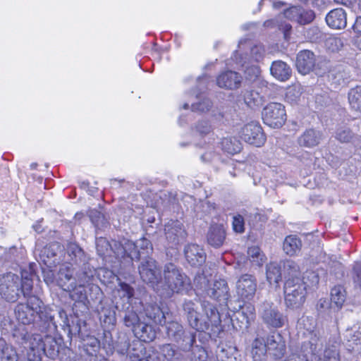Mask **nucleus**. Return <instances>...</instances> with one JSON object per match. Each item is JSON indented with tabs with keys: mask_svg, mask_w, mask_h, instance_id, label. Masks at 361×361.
Here are the masks:
<instances>
[{
	"mask_svg": "<svg viewBox=\"0 0 361 361\" xmlns=\"http://www.w3.org/2000/svg\"><path fill=\"white\" fill-rule=\"evenodd\" d=\"M145 313L147 318L154 323L164 325L166 323V317L162 310L155 304H149L145 307Z\"/></svg>",
	"mask_w": 361,
	"mask_h": 361,
	"instance_id": "obj_28",
	"label": "nucleus"
},
{
	"mask_svg": "<svg viewBox=\"0 0 361 361\" xmlns=\"http://www.w3.org/2000/svg\"><path fill=\"white\" fill-rule=\"evenodd\" d=\"M115 242H117L116 240L112 241L111 243H109L105 238H99L97 240L96 245H97V250L99 255L102 256H104L108 255L109 249L110 248L114 253V243Z\"/></svg>",
	"mask_w": 361,
	"mask_h": 361,
	"instance_id": "obj_40",
	"label": "nucleus"
},
{
	"mask_svg": "<svg viewBox=\"0 0 361 361\" xmlns=\"http://www.w3.org/2000/svg\"><path fill=\"white\" fill-rule=\"evenodd\" d=\"M315 352L314 347H312L306 341H304L300 346L298 358L300 361H310L309 357L314 354Z\"/></svg>",
	"mask_w": 361,
	"mask_h": 361,
	"instance_id": "obj_43",
	"label": "nucleus"
},
{
	"mask_svg": "<svg viewBox=\"0 0 361 361\" xmlns=\"http://www.w3.org/2000/svg\"><path fill=\"white\" fill-rule=\"evenodd\" d=\"M233 229L235 233H242L245 231L244 218L238 214L233 218Z\"/></svg>",
	"mask_w": 361,
	"mask_h": 361,
	"instance_id": "obj_52",
	"label": "nucleus"
},
{
	"mask_svg": "<svg viewBox=\"0 0 361 361\" xmlns=\"http://www.w3.org/2000/svg\"><path fill=\"white\" fill-rule=\"evenodd\" d=\"M160 355L163 361H180L182 355L171 344H164L160 347Z\"/></svg>",
	"mask_w": 361,
	"mask_h": 361,
	"instance_id": "obj_29",
	"label": "nucleus"
},
{
	"mask_svg": "<svg viewBox=\"0 0 361 361\" xmlns=\"http://www.w3.org/2000/svg\"><path fill=\"white\" fill-rule=\"evenodd\" d=\"M67 253L71 259L78 262V259L82 260L84 255L83 250L75 243H69L67 246Z\"/></svg>",
	"mask_w": 361,
	"mask_h": 361,
	"instance_id": "obj_44",
	"label": "nucleus"
},
{
	"mask_svg": "<svg viewBox=\"0 0 361 361\" xmlns=\"http://www.w3.org/2000/svg\"><path fill=\"white\" fill-rule=\"evenodd\" d=\"M247 255L252 263L257 266H262L266 260V257L257 246H253L248 248Z\"/></svg>",
	"mask_w": 361,
	"mask_h": 361,
	"instance_id": "obj_37",
	"label": "nucleus"
},
{
	"mask_svg": "<svg viewBox=\"0 0 361 361\" xmlns=\"http://www.w3.org/2000/svg\"><path fill=\"white\" fill-rule=\"evenodd\" d=\"M13 337L16 343L27 351L29 361H39L42 353L51 359H55L59 353V345L55 338L37 334H30L27 329H16Z\"/></svg>",
	"mask_w": 361,
	"mask_h": 361,
	"instance_id": "obj_1",
	"label": "nucleus"
},
{
	"mask_svg": "<svg viewBox=\"0 0 361 361\" xmlns=\"http://www.w3.org/2000/svg\"><path fill=\"white\" fill-rule=\"evenodd\" d=\"M322 139V133L314 129L306 130L298 139L300 146L305 147H314L320 143Z\"/></svg>",
	"mask_w": 361,
	"mask_h": 361,
	"instance_id": "obj_24",
	"label": "nucleus"
},
{
	"mask_svg": "<svg viewBox=\"0 0 361 361\" xmlns=\"http://www.w3.org/2000/svg\"><path fill=\"white\" fill-rule=\"evenodd\" d=\"M222 149L229 154H236L241 150L240 142L233 137H226L221 142Z\"/></svg>",
	"mask_w": 361,
	"mask_h": 361,
	"instance_id": "obj_36",
	"label": "nucleus"
},
{
	"mask_svg": "<svg viewBox=\"0 0 361 361\" xmlns=\"http://www.w3.org/2000/svg\"><path fill=\"white\" fill-rule=\"evenodd\" d=\"M116 257L130 264L133 260H138L141 255H148L152 250L150 241L145 238L135 243L128 239H122L114 243Z\"/></svg>",
	"mask_w": 361,
	"mask_h": 361,
	"instance_id": "obj_6",
	"label": "nucleus"
},
{
	"mask_svg": "<svg viewBox=\"0 0 361 361\" xmlns=\"http://www.w3.org/2000/svg\"><path fill=\"white\" fill-rule=\"evenodd\" d=\"M228 290L226 280L219 279L214 281L212 286L207 289L206 293L212 298L219 301H224L228 298Z\"/></svg>",
	"mask_w": 361,
	"mask_h": 361,
	"instance_id": "obj_20",
	"label": "nucleus"
},
{
	"mask_svg": "<svg viewBox=\"0 0 361 361\" xmlns=\"http://www.w3.org/2000/svg\"><path fill=\"white\" fill-rule=\"evenodd\" d=\"M196 130L200 135H206L212 132V126L208 121H201L196 125Z\"/></svg>",
	"mask_w": 361,
	"mask_h": 361,
	"instance_id": "obj_51",
	"label": "nucleus"
},
{
	"mask_svg": "<svg viewBox=\"0 0 361 361\" xmlns=\"http://www.w3.org/2000/svg\"><path fill=\"white\" fill-rule=\"evenodd\" d=\"M325 44L333 52L340 50L343 46L342 39L336 37H330L326 39Z\"/></svg>",
	"mask_w": 361,
	"mask_h": 361,
	"instance_id": "obj_50",
	"label": "nucleus"
},
{
	"mask_svg": "<svg viewBox=\"0 0 361 361\" xmlns=\"http://www.w3.org/2000/svg\"><path fill=\"white\" fill-rule=\"evenodd\" d=\"M32 273L22 272L20 277L13 273L0 276V296L9 302H16L22 293L27 297L32 293L33 281Z\"/></svg>",
	"mask_w": 361,
	"mask_h": 361,
	"instance_id": "obj_4",
	"label": "nucleus"
},
{
	"mask_svg": "<svg viewBox=\"0 0 361 361\" xmlns=\"http://www.w3.org/2000/svg\"><path fill=\"white\" fill-rule=\"evenodd\" d=\"M123 322L124 324L127 327L131 328L133 331L141 324L137 314L133 310V307L130 305H128L124 311Z\"/></svg>",
	"mask_w": 361,
	"mask_h": 361,
	"instance_id": "obj_30",
	"label": "nucleus"
},
{
	"mask_svg": "<svg viewBox=\"0 0 361 361\" xmlns=\"http://www.w3.org/2000/svg\"><path fill=\"white\" fill-rule=\"evenodd\" d=\"M245 73L250 76V79H252L259 74V68L258 66L255 65H252L250 67L246 66Z\"/></svg>",
	"mask_w": 361,
	"mask_h": 361,
	"instance_id": "obj_59",
	"label": "nucleus"
},
{
	"mask_svg": "<svg viewBox=\"0 0 361 361\" xmlns=\"http://www.w3.org/2000/svg\"><path fill=\"white\" fill-rule=\"evenodd\" d=\"M302 7L300 6H293L289 8L288 9H286L283 15L285 18L287 19L291 20V21H295L298 23L300 18V15H301L302 13Z\"/></svg>",
	"mask_w": 361,
	"mask_h": 361,
	"instance_id": "obj_47",
	"label": "nucleus"
},
{
	"mask_svg": "<svg viewBox=\"0 0 361 361\" xmlns=\"http://www.w3.org/2000/svg\"><path fill=\"white\" fill-rule=\"evenodd\" d=\"M307 286L300 277L289 278L284 284L286 306L298 308L305 301Z\"/></svg>",
	"mask_w": 361,
	"mask_h": 361,
	"instance_id": "obj_7",
	"label": "nucleus"
},
{
	"mask_svg": "<svg viewBox=\"0 0 361 361\" xmlns=\"http://www.w3.org/2000/svg\"><path fill=\"white\" fill-rule=\"evenodd\" d=\"M195 283L200 286V288H203L207 286L208 281L204 276H198L195 277Z\"/></svg>",
	"mask_w": 361,
	"mask_h": 361,
	"instance_id": "obj_62",
	"label": "nucleus"
},
{
	"mask_svg": "<svg viewBox=\"0 0 361 361\" xmlns=\"http://www.w3.org/2000/svg\"><path fill=\"white\" fill-rule=\"evenodd\" d=\"M336 137L341 142H348L353 137V133L349 129H340L337 131Z\"/></svg>",
	"mask_w": 361,
	"mask_h": 361,
	"instance_id": "obj_56",
	"label": "nucleus"
},
{
	"mask_svg": "<svg viewBox=\"0 0 361 361\" xmlns=\"http://www.w3.org/2000/svg\"><path fill=\"white\" fill-rule=\"evenodd\" d=\"M192 360L193 361H206L207 358V351L200 345H195L191 348Z\"/></svg>",
	"mask_w": 361,
	"mask_h": 361,
	"instance_id": "obj_49",
	"label": "nucleus"
},
{
	"mask_svg": "<svg viewBox=\"0 0 361 361\" xmlns=\"http://www.w3.org/2000/svg\"><path fill=\"white\" fill-rule=\"evenodd\" d=\"M207 242L214 247H221L226 239V231L223 225L212 224L207 233Z\"/></svg>",
	"mask_w": 361,
	"mask_h": 361,
	"instance_id": "obj_21",
	"label": "nucleus"
},
{
	"mask_svg": "<svg viewBox=\"0 0 361 361\" xmlns=\"http://www.w3.org/2000/svg\"><path fill=\"white\" fill-rule=\"evenodd\" d=\"M348 97L351 109L361 113V85L351 88Z\"/></svg>",
	"mask_w": 361,
	"mask_h": 361,
	"instance_id": "obj_32",
	"label": "nucleus"
},
{
	"mask_svg": "<svg viewBox=\"0 0 361 361\" xmlns=\"http://www.w3.org/2000/svg\"><path fill=\"white\" fill-rule=\"evenodd\" d=\"M92 274L91 273L82 271L76 274V283L80 285L86 286L91 281Z\"/></svg>",
	"mask_w": 361,
	"mask_h": 361,
	"instance_id": "obj_54",
	"label": "nucleus"
},
{
	"mask_svg": "<svg viewBox=\"0 0 361 361\" xmlns=\"http://www.w3.org/2000/svg\"><path fill=\"white\" fill-rule=\"evenodd\" d=\"M233 59L235 61V63L241 66L242 67H245V66L246 61H244V59L238 53V51H235V52Z\"/></svg>",
	"mask_w": 361,
	"mask_h": 361,
	"instance_id": "obj_63",
	"label": "nucleus"
},
{
	"mask_svg": "<svg viewBox=\"0 0 361 361\" xmlns=\"http://www.w3.org/2000/svg\"><path fill=\"white\" fill-rule=\"evenodd\" d=\"M317 361H340L339 352L334 346L326 348Z\"/></svg>",
	"mask_w": 361,
	"mask_h": 361,
	"instance_id": "obj_41",
	"label": "nucleus"
},
{
	"mask_svg": "<svg viewBox=\"0 0 361 361\" xmlns=\"http://www.w3.org/2000/svg\"><path fill=\"white\" fill-rule=\"evenodd\" d=\"M60 251L59 244H49L41 250L40 259L48 267H54L58 263L57 255Z\"/></svg>",
	"mask_w": 361,
	"mask_h": 361,
	"instance_id": "obj_22",
	"label": "nucleus"
},
{
	"mask_svg": "<svg viewBox=\"0 0 361 361\" xmlns=\"http://www.w3.org/2000/svg\"><path fill=\"white\" fill-rule=\"evenodd\" d=\"M262 116L264 123L273 128H281L286 121L285 106L278 102H271L264 107Z\"/></svg>",
	"mask_w": 361,
	"mask_h": 361,
	"instance_id": "obj_10",
	"label": "nucleus"
},
{
	"mask_svg": "<svg viewBox=\"0 0 361 361\" xmlns=\"http://www.w3.org/2000/svg\"><path fill=\"white\" fill-rule=\"evenodd\" d=\"M119 287L120 288L118 290V292L120 293V295L123 298V301L126 302V305H130V299L133 296V288L126 283H120Z\"/></svg>",
	"mask_w": 361,
	"mask_h": 361,
	"instance_id": "obj_42",
	"label": "nucleus"
},
{
	"mask_svg": "<svg viewBox=\"0 0 361 361\" xmlns=\"http://www.w3.org/2000/svg\"><path fill=\"white\" fill-rule=\"evenodd\" d=\"M165 235L169 246L173 247L186 236L183 225L178 221H171L165 225Z\"/></svg>",
	"mask_w": 361,
	"mask_h": 361,
	"instance_id": "obj_15",
	"label": "nucleus"
},
{
	"mask_svg": "<svg viewBox=\"0 0 361 361\" xmlns=\"http://www.w3.org/2000/svg\"><path fill=\"white\" fill-rule=\"evenodd\" d=\"M270 70L271 75L281 81L288 80L292 73L290 66L282 61L273 62Z\"/></svg>",
	"mask_w": 361,
	"mask_h": 361,
	"instance_id": "obj_25",
	"label": "nucleus"
},
{
	"mask_svg": "<svg viewBox=\"0 0 361 361\" xmlns=\"http://www.w3.org/2000/svg\"><path fill=\"white\" fill-rule=\"evenodd\" d=\"M85 286L80 284L77 286L76 283H75V287L70 291L71 292L70 296L73 300L84 302L87 300V293Z\"/></svg>",
	"mask_w": 361,
	"mask_h": 361,
	"instance_id": "obj_39",
	"label": "nucleus"
},
{
	"mask_svg": "<svg viewBox=\"0 0 361 361\" xmlns=\"http://www.w3.org/2000/svg\"><path fill=\"white\" fill-rule=\"evenodd\" d=\"M329 302L326 298H321L319 300L317 304V309L319 312H322L324 310L327 309L329 307Z\"/></svg>",
	"mask_w": 361,
	"mask_h": 361,
	"instance_id": "obj_61",
	"label": "nucleus"
},
{
	"mask_svg": "<svg viewBox=\"0 0 361 361\" xmlns=\"http://www.w3.org/2000/svg\"><path fill=\"white\" fill-rule=\"evenodd\" d=\"M133 332L135 336L139 338L142 341L146 343L152 341L156 338L157 335V332L154 327L145 322H141V324L135 328V330H134Z\"/></svg>",
	"mask_w": 361,
	"mask_h": 361,
	"instance_id": "obj_27",
	"label": "nucleus"
},
{
	"mask_svg": "<svg viewBox=\"0 0 361 361\" xmlns=\"http://www.w3.org/2000/svg\"><path fill=\"white\" fill-rule=\"evenodd\" d=\"M327 25L334 29H342L347 25L346 13L343 8L331 11L326 16Z\"/></svg>",
	"mask_w": 361,
	"mask_h": 361,
	"instance_id": "obj_23",
	"label": "nucleus"
},
{
	"mask_svg": "<svg viewBox=\"0 0 361 361\" xmlns=\"http://www.w3.org/2000/svg\"><path fill=\"white\" fill-rule=\"evenodd\" d=\"M131 361H152L151 355L145 356V348L141 344L136 348H133L129 353Z\"/></svg>",
	"mask_w": 361,
	"mask_h": 361,
	"instance_id": "obj_38",
	"label": "nucleus"
},
{
	"mask_svg": "<svg viewBox=\"0 0 361 361\" xmlns=\"http://www.w3.org/2000/svg\"><path fill=\"white\" fill-rule=\"evenodd\" d=\"M74 269L70 264H62L56 279V284L65 291H71L74 287L76 280L73 277Z\"/></svg>",
	"mask_w": 361,
	"mask_h": 361,
	"instance_id": "obj_16",
	"label": "nucleus"
},
{
	"mask_svg": "<svg viewBox=\"0 0 361 361\" xmlns=\"http://www.w3.org/2000/svg\"><path fill=\"white\" fill-rule=\"evenodd\" d=\"M212 106V102L207 98H204L201 101L192 104L191 108L192 111L206 112L211 109Z\"/></svg>",
	"mask_w": 361,
	"mask_h": 361,
	"instance_id": "obj_48",
	"label": "nucleus"
},
{
	"mask_svg": "<svg viewBox=\"0 0 361 361\" xmlns=\"http://www.w3.org/2000/svg\"><path fill=\"white\" fill-rule=\"evenodd\" d=\"M43 277L47 285L53 284L56 281L54 272L49 269L43 271Z\"/></svg>",
	"mask_w": 361,
	"mask_h": 361,
	"instance_id": "obj_58",
	"label": "nucleus"
},
{
	"mask_svg": "<svg viewBox=\"0 0 361 361\" xmlns=\"http://www.w3.org/2000/svg\"><path fill=\"white\" fill-rule=\"evenodd\" d=\"M345 300V291L341 286H335L331 291V301L340 309Z\"/></svg>",
	"mask_w": 361,
	"mask_h": 361,
	"instance_id": "obj_35",
	"label": "nucleus"
},
{
	"mask_svg": "<svg viewBox=\"0 0 361 361\" xmlns=\"http://www.w3.org/2000/svg\"><path fill=\"white\" fill-rule=\"evenodd\" d=\"M166 334L168 337L183 351L190 350L196 342V333L185 331L183 325L177 322H171L167 324Z\"/></svg>",
	"mask_w": 361,
	"mask_h": 361,
	"instance_id": "obj_8",
	"label": "nucleus"
},
{
	"mask_svg": "<svg viewBox=\"0 0 361 361\" xmlns=\"http://www.w3.org/2000/svg\"><path fill=\"white\" fill-rule=\"evenodd\" d=\"M188 262L192 267L202 265L206 259L203 249L196 244L188 245L184 250Z\"/></svg>",
	"mask_w": 361,
	"mask_h": 361,
	"instance_id": "obj_19",
	"label": "nucleus"
},
{
	"mask_svg": "<svg viewBox=\"0 0 361 361\" xmlns=\"http://www.w3.org/2000/svg\"><path fill=\"white\" fill-rule=\"evenodd\" d=\"M189 325L197 331H208L210 336H218L222 331L221 320L217 309L209 302L202 303L204 315L200 317L195 303L186 301L183 305Z\"/></svg>",
	"mask_w": 361,
	"mask_h": 361,
	"instance_id": "obj_2",
	"label": "nucleus"
},
{
	"mask_svg": "<svg viewBox=\"0 0 361 361\" xmlns=\"http://www.w3.org/2000/svg\"><path fill=\"white\" fill-rule=\"evenodd\" d=\"M283 269L286 271L290 278L298 277L300 274V267L293 260H286L283 262Z\"/></svg>",
	"mask_w": 361,
	"mask_h": 361,
	"instance_id": "obj_46",
	"label": "nucleus"
},
{
	"mask_svg": "<svg viewBox=\"0 0 361 361\" xmlns=\"http://www.w3.org/2000/svg\"><path fill=\"white\" fill-rule=\"evenodd\" d=\"M245 104L251 109L259 108L264 102L263 97L256 91H247L244 94Z\"/></svg>",
	"mask_w": 361,
	"mask_h": 361,
	"instance_id": "obj_34",
	"label": "nucleus"
},
{
	"mask_svg": "<svg viewBox=\"0 0 361 361\" xmlns=\"http://www.w3.org/2000/svg\"><path fill=\"white\" fill-rule=\"evenodd\" d=\"M265 50L262 45H255L251 48L250 54L253 61L258 62L264 57Z\"/></svg>",
	"mask_w": 361,
	"mask_h": 361,
	"instance_id": "obj_53",
	"label": "nucleus"
},
{
	"mask_svg": "<svg viewBox=\"0 0 361 361\" xmlns=\"http://www.w3.org/2000/svg\"><path fill=\"white\" fill-rule=\"evenodd\" d=\"M1 361H18V356L16 350L11 346H5L1 353Z\"/></svg>",
	"mask_w": 361,
	"mask_h": 361,
	"instance_id": "obj_45",
	"label": "nucleus"
},
{
	"mask_svg": "<svg viewBox=\"0 0 361 361\" xmlns=\"http://www.w3.org/2000/svg\"><path fill=\"white\" fill-rule=\"evenodd\" d=\"M257 291V282L254 276L244 274L236 283V292L243 300H251Z\"/></svg>",
	"mask_w": 361,
	"mask_h": 361,
	"instance_id": "obj_14",
	"label": "nucleus"
},
{
	"mask_svg": "<svg viewBox=\"0 0 361 361\" xmlns=\"http://www.w3.org/2000/svg\"><path fill=\"white\" fill-rule=\"evenodd\" d=\"M267 349L276 359H281L286 353V343L279 334L269 336L266 341Z\"/></svg>",
	"mask_w": 361,
	"mask_h": 361,
	"instance_id": "obj_18",
	"label": "nucleus"
},
{
	"mask_svg": "<svg viewBox=\"0 0 361 361\" xmlns=\"http://www.w3.org/2000/svg\"><path fill=\"white\" fill-rule=\"evenodd\" d=\"M240 137L245 142L257 147L263 146L267 140L262 126L256 121L245 124L240 131Z\"/></svg>",
	"mask_w": 361,
	"mask_h": 361,
	"instance_id": "obj_11",
	"label": "nucleus"
},
{
	"mask_svg": "<svg viewBox=\"0 0 361 361\" xmlns=\"http://www.w3.org/2000/svg\"><path fill=\"white\" fill-rule=\"evenodd\" d=\"M302 247L301 240L295 235H290L286 237L283 249L286 255L294 256L298 255Z\"/></svg>",
	"mask_w": 361,
	"mask_h": 361,
	"instance_id": "obj_26",
	"label": "nucleus"
},
{
	"mask_svg": "<svg viewBox=\"0 0 361 361\" xmlns=\"http://www.w3.org/2000/svg\"><path fill=\"white\" fill-rule=\"evenodd\" d=\"M319 340V337L317 334L312 331L310 332V339L306 342L312 347H314V350L317 351Z\"/></svg>",
	"mask_w": 361,
	"mask_h": 361,
	"instance_id": "obj_60",
	"label": "nucleus"
},
{
	"mask_svg": "<svg viewBox=\"0 0 361 361\" xmlns=\"http://www.w3.org/2000/svg\"><path fill=\"white\" fill-rule=\"evenodd\" d=\"M267 279L270 284H277L281 280V266L271 262L267 266Z\"/></svg>",
	"mask_w": 361,
	"mask_h": 361,
	"instance_id": "obj_33",
	"label": "nucleus"
},
{
	"mask_svg": "<svg viewBox=\"0 0 361 361\" xmlns=\"http://www.w3.org/2000/svg\"><path fill=\"white\" fill-rule=\"evenodd\" d=\"M188 283V277L180 268L167 263L164 267L163 278L157 283L156 291L162 297L169 298L174 293L183 291Z\"/></svg>",
	"mask_w": 361,
	"mask_h": 361,
	"instance_id": "obj_5",
	"label": "nucleus"
},
{
	"mask_svg": "<svg viewBox=\"0 0 361 361\" xmlns=\"http://www.w3.org/2000/svg\"><path fill=\"white\" fill-rule=\"evenodd\" d=\"M139 274L143 281L151 284L156 290L157 283L159 282V273L156 261L151 257L143 260L139 267Z\"/></svg>",
	"mask_w": 361,
	"mask_h": 361,
	"instance_id": "obj_13",
	"label": "nucleus"
},
{
	"mask_svg": "<svg viewBox=\"0 0 361 361\" xmlns=\"http://www.w3.org/2000/svg\"><path fill=\"white\" fill-rule=\"evenodd\" d=\"M301 13V15H300V18L299 19L298 21V23L301 25H305L311 23L315 17L314 13L311 10L305 11L302 8Z\"/></svg>",
	"mask_w": 361,
	"mask_h": 361,
	"instance_id": "obj_55",
	"label": "nucleus"
},
{
	"mask_svg": "<svg viewBox=\"0 0 361 361\" xmlns=\"http://www.w3.org/2000/svg\"><path fill=\"white\" fill-rule=\"evenodd\" d=\"M353 28L354 32L356 33V35H361V16L357 18Z\"/></svg>",
	"mask_w": 361,
	"mask_h": 361,
	"instance_id": "obj_64",
	"label": "nucleus"
},
{
	"mask_svg": "<svg viewBox=\"0 0 361 361\" xmlns=\"http://www.w3.org/2000/svg\"><path fill=\"white\" fill-rule=\"evenodd\" d=\"M321 58L317 56L312 51L305 49L298 52L295 66L299 73L306 75L319 66Z\"/></svg>",
	"mask_w": 361,
	"mask_h": 361,
	"instance_id": "obj_12",
	"label": "nucleus"
},
{
	"mask_svg": "<svg viewBox=\"0 0 361 361\" xmlns=\"http://www.w3.org/2000/svg\"><path fill=\"white\" fill-rule=\"evenodd\" d=\"M243 78L235 71H228L220 74L216 78L219 87L229 90H235L240 87Z\"/></svg>",
	"mask_w": 361,
	"mask_h": 361,
	"instance_id": "obj_17",
	"label": "nucleus"
},
{
	"mask_svg": "<svg viewBox=\"0 0 361 361\" xmlns=\"http://www.w3.org/2000/svg\"><path fill=\"white\" fill-rule=\"evenodd\" d=\"M267 351V344L262 338H257L252 343V354L254 361H262Z\"/></svg>",
	"mask_w": 361,
	"mask_h": 361,
	"instance_id": "obj_31",
	"label": "nucleus"
},
{
	"mask_svg": "<svg viewBox=\"0 0 361 361\" xmlns=\"http://www.w3.org/2000/svg\"><path fill=\"white\" fill-rule=\"evenodd\" d=\"M353 279L355 283L361 288V262H356L353 267Z\"/></svg>",
	"mask_w": 361,
	"mask_h": 361,
	"instance_id": "obj_57",
	"label": "nucleus"
},
{
	"mask_svg": "<svg viewBox=\"0 0 361 361\" xmlns=\"http://www.w3.org/2000/svg\"><path fill=\"white\" fill-rule=\"evenodd\" d=\"M259 314L263 322L268 327L281 328L286 322V317L272 302L264 301L262 302L259 309Z\"/></svg>",
	"mask_w": 361,
	"mask_h": 361,
	"instance_id": "obj_9",
	"label": "nucleus"
},
{
	"mask_svg": "<svg viewBox=\"0 0 361 361\" xmlns=\"http://www.w3.org/2000/svg\"><path fill=\"white\" fill-rule=\"evenodd\" d=\"M26 302H20L15 307V315L17 320L24 325H29L34 323L36 319V324L42 331L55 328L53 322L54 317L45 310L43 307V302L40 298L32 293L27 297Z\"/></svg>",
	"mask_w": 361,
	"mask_h": 361,
	"instance_id": "obj_3",
	"label": "nucleus"
}]
</instances>
